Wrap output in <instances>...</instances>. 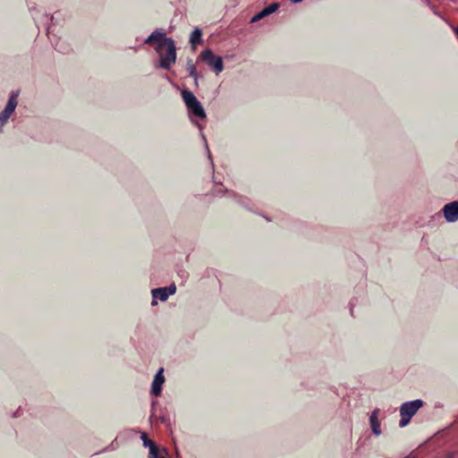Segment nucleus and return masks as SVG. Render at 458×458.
Returning a JSON list of instances; mask_svg holds the SVG:
<instances>
[{
	"label": "nucleus",
	"instance_id": "19",
	"mask_svg": "<svg viewBox=\"0 0 458 458\" xmlns=\"http://www.w3.org/2000/svg\"><path fill=\"white\" fill-rule=\"evenodd\" d=\"M159 420L162 422V423H166V418L165 416H161L159 417Z\"/></svg>",
	"mask_w": 458,
	"mask_h": 458
},
{
	"label": "nucleus",
	"instance_id": "25",
	"mask_svg": "<svg viewBox=\"0 0 458 458\" xmlns=\"http://www.w3.org/2000/svg\"><path fill=\"white\" fill-rule=\"evenodd\" d=\"M104 451H106V450L104 449V450H101V451H99V454H102V453H104Z\"/></svg>",
	"mask_w": 458,
	"mask_h": 458
},
{
	"label": "nucleus",
	"instance_id": "17",
	"mask_svg": "<svg viewBox=\"0 0 458 458\" xmlns=\"http://www.w3.org/2000/svg\"><path fill=\"white\" fill-rule=\"evenodd\" d=\"M353 307H354V299H352L351 301H350V312H351V315L353 316Z\"/></svg>",
	"mask_w": 458,
	"mask_h": 458
},
{
	"label": "nucleus",
	"instance_id": "12",
	"mask_svg": "<svg viewBox=\"0 0 458 458\" xmlns=\"http://www.w3.org/2000/svg\"><path fill=\"white\" fill-rule=\"evenodd\" d=\"M378 412H379V409L376 408L371 412L370 417H369V423H370L371 430H372L373 434L376 436H379L382 433L381 428H380V422L377 418Z\"/></svg>",
	"mask_w": 458,
	"mask_h": 458
},
{
	"label": "nucleus",
	"instance_id": "22",
	"mask_svg": "<svg viewBox=\"0 0 458 458\" xmlns=\"http://www.w3.org/2000/svg\"><path fill=\"white\" fill-rule=\"evenodd\" d=\"M154 414L153 412L151 413L150 417H149V420L151 421L152 420V418H153Z\"/></svg>",
	"mask_w": 458,
	"mask_h": 458
},
{
	"label": "nucleus",
	"instance_id": "3",
	"mask_svg": "<svg viewBox=\"0 0 458 458\" xmlns=\"http://www.w3.org/2000/svg\"><path fill=\"white\" fill-rule=\"evenodd\" d=\"M423 404L424 402L420 399L403 403L400 407V428H404L407 426L410 423L411 418L423 406Z\"/></svg>",
	"mask_w": 458,
	"mask_h": 458
},
{
	"label": "nucleus",
	"instance_id": "23",
	"mask_svg": "<svg viewBox=\"0 0 458 458\" xmlns=\"http://www.w3.org/2000/svg\"><path fill=\"white\" fill-rule=\"evenodd\" d=\"M230 195L234 197L236 194H235V192L232 191V192H230Z\"/></svg>",
	"mask_w": 458,
	"mask_h": 458
},
{
	"label": "nucleus",
	"instance_id": "9",
	"mask_svg": "<svg viewBox=\"0 0 458 458\" xmlns=\"http://www.w3.org/2000/svg\"><path fill=\"white\" fill-rule=\"evenodd\" d=\"M164 369L161 368L156 373L152 385H151V394L159 396L162 392V386L165 382V376L163 374Z\"/></svg>",
	"mask_w": 458,
	"mask_h": 458
},
{
	"label": "nucleus",
	"instance_id": "20",
	"mask_svg": "<svg viewBox=\"0 0 458 458\" xmlns=\"http://www.w3.org/2000/svg\"><path fill=\"white\" fill-rule=\"evenodd\" d=\"M114 442H112L109 446L105 448V450H110V449L114 448Z\"/></svg>",
	"mask_w": 458,
	"mask_h": 458
},
{
	"label": "nucleus",
	"instance_id": "4",
	"mask_svg": "<svg viewBox=\"0 0 458 458\" xmlns=\"http://www.w3.org/2000/svg\"><path fill=\"white\" fill-rule=\"evenodd\" d=\"M19 90H13L9 96V99L2 112H0V131H2L3 126L6 123L12 114L14 112L18 101Z\"/></svg>",
	"mask_w": 458,
	"mask_h": 458
},
{
	"label": "nucleus",
	"instance_id": "18",
	"mask_svg": "<svg viewBox=\"0 0 458 458\" xmlns=\"http://www.w3.org/2000/svg\"><path fill=\"white\" fill-rule=\"evenodd\" d=\"M451 28L458 39V27L451 25Z\"/></svg>",
	"mask_w": 458,
	"mask_h": 458
},
{
	"label": "nucleus",
	"instance_id": "2",
	"mask_svg": "<svg viewBox=\"0 0 458 458\" xmlns=\"http://www.w3.org/2000/svg\"><path fill=\"white\" fill-rule=\"evenodd\" d=\"M182 98L183 102L187 107L188 114H189L191 121L199 128V130L200 131V136L204 142V146H205V148L207 151L208 157L210 161L212 168H214V162H213L212 155L209 150L206 136L203 133V127L199 122L194 120L195 118L196 119H205L207 117L205 109L202 106L199 100L197 98V97L191 90H189V89L182 90Z\"/></svg>",
	"mask_w": 458,
	"mask_h": 458
},
{
	"label": "nucleus",
	"instance_id": "8",
	"mask_svg": "<svg viewBox=\"0 0 458 458\" xmlns=\"http://www.w3.org/2000/svg\"><path fill=\"white\" fill-rule=\"evenodd\" d=\"M445 219L448 223H454L458 220V200L445 204L442 208Z\"/></svg>",
	"mask_w": 458,
	"mask_h": 458
},
{
	"label": "nucleus",
	"instance_id": "24",
	"mask_svg": "<svg viewBox=\"0 0 458 458\" xmlns=\"http://www.w3.org/2000/svg\"><path fill=\"white\" fill-rule=\"evenodd\" d=\"M104 451H106V450L104 449V450H101V451H99V454H102V453H104Z\"/></svg>",
	"mask_w": 458,
	"mask_h": 458
},
{
	"label": "nucleus",
	"instance_id": "21",
	"mask_svg": "<svg viewBox=\"0 0 458 458\" xmlns=\"http://www.w3.org/2000/svg\"><path fill=\"white\" fill-rule=\"evenodd\" d=\"M21 408H19L13 414V417H18L19 416V411H20Z\"/></svg>",
	"mask_w": 458,
	"mask_h": 458
},
{
	"label": "nucleus",
	"instance_id": "13",
	"mask_svg": "<svg viewBox=\"0 0 458 458\" xmlns=\"http://www.w3.org/2000/svg\"><path fill=\"white\" fill-rule=\"evenodd\" d=\"M187 71H188L189 76L193 78L195 85L198 86V79H199V74L197 71L196 65L193 64L191 59H188V61H187Z\"/></svg>",
	"mask_w": 458,
	"mask_h": 458
},
{
	"label": "nucleus",
	"instance_id": "10",
	"mask_svg": "<svg viewBox=\"0 0 458 458\" xmlns=\"http://www.w3.org/2000/svg\"><path fill=\"white\" fill-rule=\"evenodd\" d=\"M279 8V4L277 2H273L268 6H266L261 11L258 12L255 15H253L250 21V23L257 22L261 19L272 14Z\"/></svg>",
	"mask_w": 458,
	"mask_h": 458
},
{
	"label": "nucleus",
	"instance_id": "15",
	"mask_svg": "<svg viewBox=\"0 0 458 458\" xmlns=\"http://www.w3.org/2000/svg\"><path fill=\"white\" fill-rule=\"evenodd\" d=\"M227 191H228L222 184H219L214 188L212 194L214 196H222Z\"/></svg>",
	"mask_w": 458,
	"mask_h": 458
},
{
	"label": "nucleus",
	"instance_id": "1",
	"mask_svg": "<svg viewBox=\"0 0 458 458\" xmlns=\"http://www.w3.org/2000/svg\"><path fill=\"white\" fill-rule=\"evenodd\" d=\"M157 43L156 52L159 55L158 67L169 71L176 62V47L174 40L166 36L164 29H157L144 39V44Z\"/></svg>",
	"mask_w": 458,
	"mask_h": 458
},
{
	"label": "nucleus",
	"instance_id": "6",
	"mask_svg": "<svg viewBox=\"0 0 458 458\" xmlns=\"http://www.w3.org/2000/svg\"><path fill=\"white\" fill-rule=\"evenodd\" d=\"M176 293V286L172 284L165 287L155 288L151 291L152 301L151 305L155 306L157 304V300L160 301H165L169 296L174 295Z\"/></svg>",
	"mask_w": 458,
	"mask_h": 458
},
{
	"label": "nucleus",
	"instance_id": "16",
	"mask_svg": "<svg viewBox=\"0 0 458 458\" xmlns=\"http://www.w3.org/2000/svg\"><path fill=\"white\" fill-rule=\"evenodd\" d=\"M427 3H428V5L429 6V8L433 11V13H434L436 15H437V16L441 17L442 19H444V18L442 17V15H441L439 13H437V11L436 10L435 6L432 4V2H427Z\"/></svg>",
	"mask_w": 458,
	"mask_h": 458
},
{
	"label": "nucleus",
	"instance_id": "11",
	"mask_svg": "<svg viewBox=\"0 0 458 458\" xmlns=\"http://www.w3.org/2000/svg\"><path fill=\"white\" fill-rule=\"evenodd\" d=\"M140 439L143 446L148 447L149 450V458H158V447L156 443L149 439L146 433L141 434Z\"/></svg>",
	"mask_w": 458,
	"mask_h": 458
},
{
	"label": "nucleus",
	"instance_id": "7",
	"mask_svg": "<svg viewBox=\"0 0 458 458\" xmlns=\"http://www.w3.org/2000/svg\"><path fill=\"white\" fill-rule=\"evenodd\" d=\"M47 36L56 51L62 54H68L71 52V46L66 43V41L62 40L61 38H58L55 34H54L50 28H47Z\"/></svg>",
	"mask_w": 458,
	"mask_h": 458
},
{
	"label": "nucleus",
	"instance_id": "14",
	"mask_svg": "<svg viewBox=\"0 0 458 458\" xmlns=\"http://www.w3.org/2000/svg\"><path fill=\"white\" fill-rule=\"evenodd\" d=\"M201 37H202V30H201V29L195 28L192 30L191 34L190 42L192 45L201 44L202 43Z\"/></svg>",
	"mask_w": 458,
	"mask_h": 458
},
{
	"label": "nucleus",
	"instance_id": "5",
	"mask_svg": "<svg viewBox=\"0 0 458 458\" xmlns=\"http://www.w3.org/2000/svg\"><path fill=\"white\" fill-rule=\"evenodd\" d=\"M199 58H201L208 66L219 73L224 69V63L220 56L215 55L209 48L203 50Z\"/></svg>",
	"mask_w": 458,
	"mask_h": 458
}]
</instances>
